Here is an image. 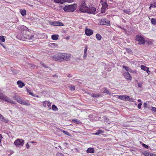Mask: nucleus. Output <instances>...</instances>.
I'll use <instances>...</instances> for the list:
<instances>
[{"label":"nucleus","mask_w":156,"mask_h":156,"mask_svg":"<svg viewBox=\"0 0 156 156\" xmlns=\"http://www.w3.org/2000/svg\"><path fill=\"white\" fill-rule=\"evenodd\" d=\"M20 12L21 14L23 16H25L26 14V11L25 9L20 10Z\"/></svg>","instance_id":"nucleus-21"},{"label":"nucleus","mask_w":156,"mask_h":156,"mask_svg":"<svg viewBox=\"0 0 156 156\" xmlns=\"http://www.w3.org/2000/svg\"><path fill=\"white\" fill-rule=\"evenodd\" d=\"M143 154L145 156H151V153L146 151L143 152Z\"/></svg>","instance_id":"nucleus-23"},{"label":"nucleus","mask_w":156,"mask_h":156,"mask_svg":"<svg viewBox=\"0 0 156 156\" xmlns=\"http://www.w3.org/2000/svg\"><path fill=\"white\" fill-rule=\"evenodd\" d=\"M91 96L92 97L94 98H98L101 96V94H91Z\"/></svg>","instance_id":"nucleus-22"},{"label":"nucleus","mask_w":156,"mask_h":156,"mask_svg":"<svg viewBox=\"0 0 156 156\" xmlns=\"http://www.w3.org/2000/svg\"><path fill=\"white\" fill-rule=\"evenodd\" d=\"M123 11L124 13H125L126 14H129L131 13H130L131 12L129 9H124Z\"/></svg>","instance_id":"nucleus-28"},{"label":"nucleus","mask_w":156,"mask_h":156,"mask_svg":"<svg viewBox=\"0 0 156 156\" xmlns=\"http://www.w3.org/2000/svg\"><path fill=\"white\" fill-rule=\"evenodd\" d=\"M151 22L152 24L154 25H156V19L152 18L151 19Z\"/></svg>","instance_id":"nucleus-25"},{"label":"nucleus","mask_w":156,"mask_h":156,"mask_svg":"<svg viewBox=\"0 0 156 156\" xmlns=\"http://www.w3.org/2000/svg\"><path fill=\"white\" fill-rule=\"evenodd\" d=\"M142 146L143 147H145V148H148V146L144 144H142Z\"/></svg>","instance_id":"nucleus-50"},{"label":"nucleus","mask_w":156,"mask_h":156,"mask_svg":"<svg viewBox=\"0 0 156 156\" xmlns=\"http://www.w3.org/2000/svg\"><path fill=\"white\" fill-rule=\"evenodd\" d=\"M138 102H141V99H138Z\"/></svg>","instance_id":"nucleus-59"},{"label":"nucleus","mask_w":156,"mask_h":156,"mask_svg":"<svg viewBox=\"0 0 156 156\" xmlns=\"http://www.w3.org/2000/svg\"><path fill=\"white\" fill-rule=\"evenodd\" d=\"M17 84L18 85V87L20 88H22L25 85L23 82L21 80H19L17 82Z\"/></svg>","instance_id":"nucleus-16"},{"label":"nucleus","mask_w":156,"mask_h":156,"mask_svg":"<svg viewBox=\"0 0 156 156\" xmlns=\"http://www.w3.org/2000/svg\"><path fill=\"white\" fill-rule=\"evenodd\" d=\"M47 105L48 108L50 109H51V103L49 102H48V103H47Z\"/></svg>","instance_id":"nucleus-39"},{"label":"nucleus","mask_w":156,"mask_h":156,"mask_svg":"<svg viewBox=\"0 0 156 156\" xmlns=\"http://www.w3.org/2000/svg\"><path fill=\"white\" fill-rule=\"evenodd\" d=\"M40 64L41 66H42L44 67L47 68V67L45 65H44L43 63L41 62Z\"/></svg>","instance_id":"nucleus-51"},{"label":"nucleus","mask_w":156,"mask_h":156,"mask_svg":"<svg viewBox=\"0 0 156 156\" xmlns=\"http://www.w3.org/2000/svg\"><path fill=\"white\" fill-rule=\"evenodd\" d=\"M0 44L4 48H5V46L3 44H2L1 42H0Z\"/></svg>","instance_id":"nucleus-55"},{"label":"nucleus","mask_w":156,"mask_h":156,"mask_svg":"<svg viewBox=\"0 0 156 156\" xmlns=\"http://www.w3.org/2000/svg\"><path fill=\"white\" fill-rule=\"evenodd\" d=\"M76 149L77 150H78L77 149V148H76Z\"/></svg>","instance_id":"nucleus-64"},{"label":"nucleus","mask_w":156,"mask_h":156,"mask_svg":"<svg viewBox=\"0 0 156 156\" xmlns=\"http://www.w3.org/2000/svg\"><path fill=\"white\" fill-rule=\"evenodd\" d=\"M27 91H28V92H29V93H30V94L31 95H32V94L31 93H30V92H29V90L28 89H27Z\"/></svg>","instance_id":"nucleus-58"},{"label":"nucleus","mask_w":156,"mask_h":156,"mask_svg":"<svg viewBox=\"0 0 156 156\" xmlns=\"http://www.w3.org/2000/svg\"><path fill=\"white\" fill-rule=\"evenodd\" d=\"M51 25L54 26H62L63 24L62 22L58 21H54L50 22Z\"/></svg>","instance_id":"nucleus-12"},{"label":"nucleus","mask_w":156,"mask_h":156,"mask_svg":"<svg viewBox=\"0 0 156 156\" xmlns=\"http://www.w3.org/2000/svg\"><path fill=\"white\" fill-rule=\"evenodd\" d=\"M96 11V9L95 7H92L90 8L88 7V9L87 10L86 13L89 14H95L96 13L95 12Z\"/></svg>","instance_id":"nucleus-11"},{"label":"nucleus","mask_w":156,"mask_h":156,"mask_svg":"<svg viewBox=\"0 0 156 156\" xmlns=\"http://www.w3.org/2000/svg\"><path fill=\"white\" fill-rule=\"evenodd\" d=\"M126 51L127 52H128L129 53L130 52H132L130 48H127L126 49Z\"/></svg>","instance_id":"nucleus-41"},{"label":"nucleus","mask_w":156,"mask_h":156,"mask_svg":"<svg viewBox=\"0 0 156 156\" xmlns=\"http://www.w3.org/2000/svg\"><path fill=\"white\" fill-rule=\"evenodd\" d=\"M65 2V0H60L59 3L63 4Z\"/></svg>","instance_id":"nucleus-46"},{"label":"nucleus","mask_w":156,"mask_h":156,"mask_svg":"<svg viewBox=\"0 0 156 156\" xmlns=\"http://www.w3.org/2000/svg\"><path fill=\"white\" fill-rule=\"evenodd\" d=\"M74 1V0H65V2L68 3H71Z\"/></svg>","instance_id":"nucleus-40"},{"label":"nucleus","mask_w":156,"mask_h":156,"mask_svg":"<svg viewBox=\"0 0 156 156\" xmlns=\"http://www.w3.org/2000/svg\"><path fill=\"white\" fill-rule=\"evenodd\" d=\"M76 9V4H74L71 5H65L63 8V9L64 11L67 12H73Z\"/></svg>","instance_id":"nucleus-3"},{"label":"nucleus","mask_w":156,"mask_h":156,"mask_svg":"<svg viewBox=\"0 0 156 156\" xmlns=\"http://www.w3.org/2000/svg\"><path fill=\"white\" fill-rule=\"evenodd\" d=\"M104 91L103 92V93H106L110 95V93L109 92V91L107 90V89L106 88H104Z\"/></svg>","instance_id":"nucleus-29"},{"label":"nucleus","mask_w":156,"mask_h":156,"mask_svg":"<svg viewBox=\"0 0 156 156\" xmlns=\"http://www.w3.org/2000/svg\"><path fill=\"white\" fill-rule=\"evenodd\" d=\"M119 99L124 101H128L133 102H135V101H134L133 98H130L127 95H120L119 96Z\"/></svg>","instance_id":"nucleus-5"},{"label":"nucleus","mask_w":156,"mask_h":156,"mask_svg":"<svg viewBox=\"0 0 156 156\" xmlns=\"http://www.w3.org/2000/svg\"><path fill=\"white\" fill-rule=\"evenodd\" d=\"M105 9L104 8H102L101 9V13H105Z\"/></svg>","instance_id":"nucleus-35"},{"label":"nucleus","mask_w":156,"mask_h":156,"mask_svg":"<svg viewBox=\"0 0 156 156\" xmlns=\"http://www.w3.org/2000/svg\"><path fill=\"white\" fill-rule=\"evenodd\" d=\"M142 105V103H139L138 105V106H137L138 108L139 109H140L141 108V106Z\"/></svg>","instance_id":"nucleus-43"},{"label":"nucleus","mask_w":156,"mask_h":156,"mask_svg":"<svg viewBox=\"0 0 156 156\" xmlns=\"http://www.w3.org/2000/svg\"><path fill=\"white\" fill-rule=\"evenodd\" d=\"M56 156H65V155L61 153L58 152L56 154Z\"/></svg>","instance_id":"nucleus-33"},{"label":"nucleus","mask_w":156,"mask_h":156,"mask_svg":"<svg viewBox=\"0 0 156 156\" xmlns=\"http://www.w3.org/2000/svg\"><path fill=\"white\" fill-rule=\"evenodd\" d=\"M144 107H145V108H147V104L146 103H144Z\"/></svg>","instance_id":"nucleus-48"},{"label":"nucleus","mask_w":156,"mask_h":156,"mask_svg":"<svg viewBox=\"0 0 156 156\" xmlns=\"http://www.w3.org/2000/svg\"><path fill=\"white\" fill-rule=\"evenodd\" d=\"M86 151L87 153H93L94 152V150L93 148H89Z\"/></svg>","instance_id":"nucleus-17"},{"label":"nucleus","mask_w":156,"mask_h":156,"mask_svg":"<svg viewBox=\"0 0 156 156\" xmlns=\"http://www.w3.org/2000/svg\"><path fill=\"white\" fill-rule=\"evenodd\" d=\"M16 101L19 103L24 105L27 106H29L30 105V104L28 102V101H24L23 99L21 98L20 96L18 98V99Z\"/></svg>","instance_id":"nucleus-9"},{"label":"nucleus","mask_w":156,"mask_h":156,"mask_svg":"<svg viewBox=\"0 0 156 156\" xmlns=\"http://www.w3.org/2000/svg\"><path fill=\"white\" fill-rule=\"evenodd\" d=\"M99 22L101 25H105L108 26L110 25V21L106 18H104L100 20Z\"/></svg>","instance_id":"nucleus-10"},{"label":"nucleus","mask_w":156,"mask_h":156,"mask_svg":"<svg viewBox=\"0 0 156 156\" xmlns=\"http://www.w3.org/2000/svg\"><path fill=\"white\" fill-rule=\"evenodd\" d=\"M4 94L0 93V99L2 100Z\"/></svg>","instance_id":"nucleus-49"},{"label":"nucleus","mask_w":156,"mask_h":156,"mask_svg":"<svg viewBox=\"0 0 156 156\" xmlns=\"http://www.w3.org/2000/svg\"><path fill=\"white\" fill-rule=\"evenodd\" d=\"M138 86L139 87L141 88L142 87V83H138Z\"/></svg>","instance_id":"nucleus-45"},{"label":"nucleus","mask_w":156,"mask_h":156,"mask_svg":"<svg viewBox=\"0 0 156 156\" xmlns=\"http://www.w3.org/2000/svg\"><path fill=\"white\" fill-rule=\"evenodd\" d=\"M4 36L2 35L0 36V41L1 42H4L5 41V39Z\"/></svg>","instance_id":"nucleus-27"},{"label":"nucleus","mask_w":156,"mask_h":156,"mask_svg":"<svg viewBox=\"0 0 156 156\" xmlns=\"http://www.w3.org/2000/svg\"><path fill=\"white\" fill-rule=\"evenodd\" d=\"M54 1L56 3H59L60 0H54Z\"/></svg>","instance_id":"nucleus-53"},{"label":"nucleus","mask_w":156,"mask_h":156,"mask_svg":"<svg viewBox=\"0 0 156 156\" xmlns=\"http://www.w3.org/2000/svg\"><path fill=\"white\" fill-rule=\"evenodd\" d=\"M21 34L22 37L24 39L29 40L33 41L34 40V36L31 34L30 31L27 30V27L23 25L21 27Z\"/></svg>","instance_id":"nucleus-2"},{"label":"nucleus","mask_w":156,"mask_h":156,"mask_svg":"<svg viewBox=\"0 0 156 156\" xmlns=\"http://www.w3.org/2000/svg\"><path fill=\"white\" fill-rule=\"evenodd\" d=\"M58 45V44L55 43L51 44L50 46L51 47H57Z\"/></svg>","instance_id":"nucleus-34"},{"label":"nucleus","mask_w":156,"mask_h":156,"mask_svg":"<svg viewBox=\"0 0 156 156\" xmlns=\"http://www.w3.org/2000/svg\"><path fill=\"white\" fill-rule=\"evenodd\" d=\"M141 69L143 70L146 71V72L148 74H150L151 73V72L149 71V68L147 67L146 66L143 65H141L140 66Z\"/></svg>","instance_id":"nucleus-15"},{"label":"nucleus","mask_w":156,"mask_h":156,"mask_svg":"<svg viewBox=\"0 0 156 156\" xmlns=\"http://www.w3.org/2000/svg\"><path fill=\"white\" fill-rule=\"evenodd\" d=\"M2 100H3L7 102L10 104H15L16 102L13 100H12L10 98L8 97L5 94H4Z\"/></svg>","instance_id":"nucleus-7"},{"label":"nucleus","mask_w":156,"mask_h":156,"mask_svg":"<svg viewBox=\"0 0 156 156\" xmlns=\"http://www.w3.org/2000/svg\"><path fill=\"white\" fill-rule=\"evenodd\" d=\"M72 121L75 123L77 124H79L80 123V121L79 120L77 119H74L72 120Z\"/></svg>","instance_id":"nucleus-30"},{"label":"nucleus","mask_w":156,"mask_h":156,"mask_svg":"<svg viewBox=\"0 0 156 156\" xmlns=\"http://www.w3.org/2000/svg\"><path fill=\"white\" fill-rule=\"evenodd\" d=\"M86 34L88 36H90L93 34V31L92 30L90 29H86L85 30Z\"/></svg>","instance_id":"nucleus-13"},{"label":"nucleus","mask_w":156,"mask_h":156,"mask_svg":"<svg viewBox=\"0 0 156 156\" xmlns=\"http://www.w3.org/2000/svg\"><path fill=\"white\" fill-rule=\"evenodd\" d=\"M122 67L123 68L125 69L127 71H128V69H129L128 67L123 66Z\"/></svg>","instance_id":"nucleus-44"},{"label":"nucleus","mask_w":156,"mask_h":156,"mask_svg":"<svg viewBox=\"0 0 156 156\" xmlns=\"http://www.w3.org/2000/svg\"><path fill=\"white\" fill-rule=\"evenodd\" d=\"M52 59L55 61L60 62L69 60L71 58V55L67 52H58L51 57Z\"/></svg>","instance_id":"nucleus-1"},{"label":"nucleus","mask_w":156,"mask_h":156,"mask_svg":"<svg viewBox=\"0 0 156 156\" xmlns=\"http://www.w3.org/2000/svg\"><path fill=\"white\" fill-rule=\"evenodd\" d=\"M26 147H27V149H28L30 147V146L29 145V144H28V143H27V144H26Z\"/></svg>","instance_id":"nucleus-54"},{"label":"nucleus","mask_w":156,"mask_h":156,"mask_svg":"<svg viewBox=\"0 0 156 156\" xmlns=\"http://www.w3.org/2000/svg\"><path fill=\"white\" fill-rule=\"evenodd\" d=\"M59 35L57 34H53L51 35V38L52 39L54 40H57L58 39Z\"/></svg>","instance_id":"nucleus-18"},{"label":"nucleus","mask_w":156,"mask_h":156,"mask_svg":"<svg viewBox=\"0 0 156 156\" xmlns=\"http://www.w3.org/2000/svg\"><path fill=\"white\" fill-rule=\"evenodd\" d=\"M14 144L16 147L22 146L24 144V141L22 139H18L15 140Z\"/></svg>","instance_id":"nucleus-8"},{"label":"nucleus","mask_w":156,"mask_h":156,"mask_svg":"<svg viewBox=\"0 0 156 156\" xmlns=\"http://www.w3.org/2000/svg\"><path fill=\"white\" fill-rule=\"evenodd\" d=\"M19 97V96H18L15 95L13 97V99L14 100H16L17 101L18 99V98Z\"/></svg>","instance_id":"nucleus-38"},{"label":"nucleus","mask_w":156,"mask_h":156,"mask_svg":"<svg viewBox=\"0 0 156 156\" xmlns=\"http://www.w3.org/2000/svg\"><path fill=\"white\" fill-rule=\"evenodd\" d=\"M52 110L54 111H57L58 110V108L57 107L55 106V105H53L52 106Z\"/></svg>","instance_id":"nucleus-31"},{"label":"nucleus","mask_w":156,"mask_h":156,"mask_svg":"<svg viewBox=\"0 0 156 156\" xmlns=\"http://www.w3.org/2000/svg\"><path fill=\"white\" fill-rule=\"evenodd\" d=\"M32 143H34V142L33 141H32Z\"/></svg>","instance_id":"nucleus-63"},{"label":"nucleus","mask_w":156,"mask_h":156,"mask_svg":"<svg viewBox=\"0 0 156 156\" xmlns=\"http://www.w3.org/2000/svg\"><path fill=\"white\" fill-rule=\"evenodd\" d=\"M151 156H156V154H152L151 153Z\"/></svg>","instance_id":"nucleus-56"},{"label":"nucleus","mask_w":156,"mask_h":156,"mask_svg":"<svg viewBox=\"0 0 156 156\" xmlns=\"http://www.w3.org/2000/svg\"><path fill=\"white\" fill-rule=\"evenodd\" d=\"M87 56V52H84L83 55V59H85Z\"/></svg>","instance_id":"nucleus-47"},{"label":"nucleus","mask_w":156,"mask_h":156,"mask_svg":"<svg viewBox=\"0 0 156 156\" xmlns=\"http://www.w3.org/2000/svg\"><path fill=\"white\" fill-rule=\"evenodd\" d=\"M124 75L126 79L130 80H132V76L128 72H125L124 73Z\"/></svg>","instance_id":"nucleus-14"},{"label":"nucleus","mask_w":156,"mask_h":156,"mask_svg":"<svg viewBox=\"0 0 156 156\" xmlns=\"http://www.w3.org/2000/svg\"><path fill=\"white\" fill-rule=\"evenodd\" d=\"M88 9V7L87 6V4L85 1H83L80 4L79 7V10L83 12H86Z\"/></svg>","instance_id":"nucleus-4"},{"label":"nucleus","mask_w":156,"mask_h":156,"mask_svg":"<svg viewBox=\"0 0 156 156\" xmlns=\"http://www.w3.org/2000/svg\"><path fill=\"white\" fill-rule=\"evenodd\" d=\"M104 130L99 129L98 130L96 133H94V134L95 135H98L102 133H104Z\"/></svg>","instance_id":"nucleus-20"},{"label":"nucleus","mask_w":156,"mask_h":156,"mask_svg":"<svg viewBox=\"0 0 156 156\" xmlns=\"http://www.w3.org/2000/svg\"><path fill=\"white\" fill-rule=\"evenodd\" d=\"M151 8H156V2L150 4L149 7V9H151Z\"/></svg>","instance_id":"nucleus-26"},{"label":"nucleus","mask_w":156,"mask_h":156,"mask_svg":"<svg viewBox=\"0 0 156 156\" xmlns=\"http://www.w3.org/2000/svg\"><path fill=\"white\" fill-rule=\"evenodd\" d=\"M69 88L70 90L73 91L75 90V87L74 86L71 85L69 87Z\"/></svg>","instance_id":"nucleus-32"},{"label":"nucleus","mask_w":156,"mask_h":156,"mask_svg":"<svg viewBox=\"0 0 156 156\" xmlns=\"http://www.w3.org/2000/svg\"><path fill=\"white\" fill-rule=\"evenodd\" d=\"M70 36H68L66 37V39H69Z\"/></svg>","instance_id":"nucleus-57"},{"label":"nucleus","mask_w":156,"mask_h":156,"mask_svg":"<svg viewBox=\"0 0 156 156\" xmlns=\"http://www.w3.org/2000/svg\"><path fill=\"white\" fill-rule=\"evenodd\" d=\"M0 119L2 121L4 122L5 123H7L8 122V119H5L3 116L1 114L0 115Z\"/></svg>","instance_id":"nucleus-19"},{"label":"nucleus","mask_w":156,"mask_h":156,"mask_svg":"<svg viewBox=\"0 0 156 156\" xmlns=\"http://www.w3.org/2000/svg\"><path fill=\"white\" fill-rule=\"evenodd\" d=\"M62 131L63 133L66 135H69V133L66 131L63 130Z\"/></svg>","instance_id":"nucleus-36"},{"label":"nucleus","mask_w":156,"mask_h":156,"mask_svg":"<svg viewBox=\"0 0 156 156\" xmlns=\"http://www.w3.org/2000/svg\"><path fill=\"white\" fill-rule=\"evenodd\" d=\"M136 40L138 42V44L140 45L144 44L145 43V40L144 38L141 36L137 35L136 37Z\"/></svg>","instance_id":"nucleus-6"},{"label":"nucleus","mask_w":156,"mask_h":156,"mask_svg":"<svg viewBox=\"0 0 156 156\" xmlns=\"http://www.w3.org/2000/svg\"><path fill=\"white\" fill-rule=\"evenodd\" d=\"M119 27L120 28H121V29H124H124L123 28H122V27Z\"/></svg>","instance_id":"nucleus-60"},{"label":"nucleus","mask_w":156,"mask_h":156,"mask_svg":"<svg viewBox=\"0 0 156 156\" xmlns=\"http://www.w3.org/2000/svg\"><path fill=\"white\" fill-rule=\"evenodd\" d=\"M55 76H56V75H53V77H55Z\"/></svg>","instance_id":"nucleus-62"},{"label":"nucleus","mask_w":156,"mask_h":156,"mask_svg":"<svg viewBox=\"0 0 156 156\" xmlns=\"http://www.w3.org/2000/svg\"><path fill=\"white\" fill-rule=\"evenodd\" d=\"M43 106L44 107H45L47 105V101H45L42 102Z\"/></svg>","instance_id":"nucleus-37"},{"label":"nucleus","mask_w":156,"mask_h":156,"mask_svg":"<svg viewBox=\"0 0 156 156\" xmlns=\"http://www.w3.org/2000/svg\"><path fill=\"white\" fill-rule=\"evenodd\" d=\"M96 37L98 41L100 40L102 38L101 35L99 34H97L96 35Z\"/></svg>","instance_id":"nucleus-24"},{"label":"nucleus","mask_w":156,"mask_h":156,"mask_svg":"<svg viewBox=\"0 0 156 156\" xmlns=\"http://www.w3.org/2000/svg\"><path fill=\"white\" fill-rule=\"evenodd\" d=\"M87 46H86V47L85 48L84 52H87Z\"/></svg>","instance_id":"nucleus-52"},{"label":"nucleus","mask_w":156,"mask_h":156,"mask_svg":"<svg viewBox=\"0 0 156 156\" xmlns=\"http://www.w3.org/2000/svg\"><path fill=\"white\" fill-rule=\"evenodd\" d=\"M2 137V135H1V134H0V139H1Z\"/></svg>","instance_id":"nucleus-61"},{"label":"nucleus","mask_w":156,"mask_h":156,"mask_svg":"<svg viewBox=\"0 0 156 156\" xmlns=\"http://www.w3.org/2000/svg\"><path fill=\"white\" fill-rule=\"evenodd\" d=\"M151 110L152 111L156 113V108L153 107L152 108Z\"/></svg>","instance_id":"nucleus-42"}]
</instances>
